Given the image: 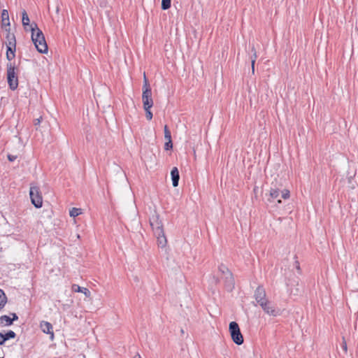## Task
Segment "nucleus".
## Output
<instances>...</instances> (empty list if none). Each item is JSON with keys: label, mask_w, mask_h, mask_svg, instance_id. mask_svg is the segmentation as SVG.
Wrapping results in <instances>:
<instances>
[{"label": "nucleus", "mask_w": 358, "mask_h": 358, "mask_svg": "<svg viewBox=\"0 0 358 358\" xmlns=\"http://www.w3.org/2000/svg\"><path fill=\"white\" fill-rule=\"evenodd\" d=\"M31 41L34 43L36 50L40 53H46L48 52V45L42 31L38 27L36 23L31 24Z\"/></svg>", "instance_id": "1"}, {"label": "nucleus", "mask_w": 358, "mask_h": 358, "mask_svg": "<svg viewBox=\"0 0 358 358\" xmlns=\"http://www.w3.org/2000/svg\"><path fill=\"white\" fill-rule=\"evenodd\" d=\"M7 79L10 89L12 90H16L18 86V79L15 72V66L11 62L7 64Z\"/></svg>", "instance_id": "2"}, {"label": "nucleus", "mask_w": 358, "mask_h": 358, "mask_svg": "<svg viewBox=\"0 0 358 358\" xmlns=\"http://www.w3.org/2000/svg\"><path fill=\"white\" fill-rule=\"evenodd\" d=\"M229 330L231 336L232 341L236 345H241L243 343V337L241 332L239 326L236 322H231L229 323Z\"/></svg>", "instance_id": "3"}, {"label": "nucleus", "mask_w": 358, "mask_h": 358, "mask_svg": "<svg viewBox=\"0 0 358 358\" xmlns=\"http://www.w3.org/2000/svg\"><path fill=\"white\" fill-rule=\"evenodd\" d=\"M149 221L154 235H159L164 231L163 224L159 219V215L155 210L150 217Z\"/></svg>", "instance_id": "4"}, {"label": "nucleus", "mask_w": 358, "mask_h": 358, "mask_svg": "<svg viewBox=\"0 0 358 358\" xmlns=\"http://www.w3.org/2000/svg\"><path fill=\"white\" fill-rule=\"evenodd\" d=\"M29 196L32 204L37 208H41L43 204V197L39 187L31 185L29 190Z\"/></svg>", "instance_id": "5"}, {"label": "nucleus", "mask_w": 358, "mask_h": 358, "mask_svg": "<svg viewBox=\"0 0 358 358\" xmlns=\"http://www.w3.org/2000/svg\"><path fill=\"white\" fill-rule=\"evenodd\" d=\"M263 310L268 315L272 316H277L279 315V310L276 309L275 307L272 304L268 299L259 304Z\"/></svg>", "instance_id": "6"}, {"label": "nucleus", "mask_w": 358, "mask_h": 358, "mask_svg": "<svg viewBox=\"0 0 358 358\" xmlns=\"http://www.w3.org/2000/svg\"><path fill=\"white\" fill-rule=\"evenodd\" d=\"M255 299L258 304H260L262 302L266 301V294L263 286H258L255 291L254 294Z\"/></svg>", "instance_id": "7"}, {"label": "nucleus", "mask_w": 358, "mask_h": 358, "mask_svg": "<svg viewBox=\"0 0 358 358\" xmlns=\"http://www.w3.org/2000/svg\"><path fill=\"white\" fill-rule=\"evenodd\" d=\"M224 285L228 291H231L234 287V279L231 271L227 272L223 275Z\"/></svg>", "instance_id": "8"}, {"label": "nucleus", "mask_w": 358, "mask_h": 358, "mask_svg": "<svg viewBox=\"0 0 358 358\" xmlns=\"http://www.w3.org/2000/svg\"><path fill=\"white\" fill-rule=\"evenodd\" d=\"M145 97H152V90L144 73L142 98Z\"/></svg>", "instance_id": "9"}, {"label": "nucleus", "mask_w": 358, "mask_h": 358, "mask_svg": "<svg viewBox=\"0 0 358 358\" xmlns=\"http://www.w3.org/2000/svg\"><path fill=\"white\" fill-rule=\"evenodd\" d=\"M13 318H10L8 315H2L0 317V324L2 326H10L13 321L18 319L17 315L15 313H12Z\"/></svg>", "instance_id": "10"}, {"label": "nucleus", "mask_w": 358, "mask_h": 358, "mask_svg": "<svg viewBox=\"0 0 358 358\" xmlns=\"http://www.w3.org/2000/svg\"><path fill=\"white\" fill-rule=\"evenodd\" d=\"M289 291L291 295L298 296L301 293V289L299 287V282L294 280L287 284Z\"/></svg>", "instance_id": "11"}, {"label": "nucleus", "mask_w": 358, "mask_h": 358, "mask_svg": "<svg viewBox=\"0 0 358 358\" xmlns=\"http://www.w3.org/2000/svg\"><path fill=\"white\" fill-rule=\"evenodd\" d=\"M9 38L8 43L6 45L7 50L6 52H10L11 54H15L16 50V41L15 37L13 34L8 36Z\"/></svg>", "instance_id": "12"}, {"label": "nucleus", "mask_w": 358, "mask_h": 358, "mask_svg": "<svg viewBox=\"0 0 358 358\" xmlns=\"http://www.w3.org/2000/svg\"><path fill=\"white\" fill-rule=\"evenodd\" d=\"M280 196V188L277 187L276 185L271 187L269 191V197L267 199L268 201L271 203L275 199H278Z\"/></svg>", "instance_id": "13"}, {"label": "nucleus", "mask_w": 358, "mask_h": 358, "mask_svg": "<svg viewBox=\"0 0 358 358\" xmlns=\"http://www.w3.org/2000/svg\"><path fill=\"white\" fill-rule=\"evenodd\" d=\"M16 336L15 333L12 331L9 330L6 334H3L0 332V345H2L4 344V343L11 338H15Z\"/></svg>", "instance_id": "14"}, {"label": "nucleus", "mask_w": 358, "mask_h": 358, "mask_svg": "<svg viewBox=\"0 0 358 358\" xmlns=\"http://www.w3.org/2000/svg\"><path fill=\"white\" fill-rule=\"evenodd\" d=\"M41 328L44 333L51 334V337L53 338L54 333L52 331V326L50 322L43 321L41 323Z\"/></svg>", "instance_id": "15"}, {"label": "nucleus", "mask_w": 358, "mask_h": 358, "mask_svg": "<svg viewBox=\"0 0 358 358\" xmlns=\"http://www.w3.org/2000/svg\"><path fill=\"white\" fill-rule=\"evenodd\" d=\"M171 176L172 179V184L173 187L178 185L180 175L178 169L176 167H173L171 171Z\"/></svg>", "instance_id": "16"}, {"label": "nucleus", "mask_w": 358, "mask_h": 358, "mask_svg": "<svg viewBox=\"0 0 358 358\" xmlns=\"http://www.w3.org/2000/svg\"><path fill=\"white\" fill-rule=\"evenodd\" d=\"M72 290L75 292H82L87 297L90 296V291L85 287H80L79 285L76 284H73L72 285Z\"/></svg>", "instance_id": "17"}, {"label": "nucleus", "mask_w": 358, "mask_h": 358, "mask_svg": "<svg viewBox=\"0 0 358 358\" xmlns=\"http://www.w3.org/2000/svg\"><path fill=\"white\" fill-rule=\"evenodd\" d=\"M157 240V244L161 248H164L166 245L167 240L164 234V231H162L159 235H155Z\"/></svg>", "instance_id": "18"}, {"label": "nucleus", "mask_w": 358, "mask_h": 358, "mask_svg": "<svg viewBox=\"0 0 358 358\" xmlns=\"http://www.w3.org/2000/svg\"><path fill=\"white\" fill-rule=\"evenodd\" d=\"M10 26L9 15L7 10L3 9L1 12V27Z\"/></svg>", "instance_id": "19"}, {"label": "nucleus", "mask_w": 358, "mask_h": 358, "mask_svg": "<svg viewBox=\"0 0 358 358\" xmlns=\"http://www.w3.org/2000/svg\"><path fill=\"white\" fill-rule=\"evenodd\" d=\"M251 51L252 52V55L250 57L251 66H252V74H254L255 73V61L257 58V51H256V49L254 45L252 46Z\"/></svg>", "instance_id": "20"}, {"label": "nucleus", "mask_w": 358, "mask_h": 358, "mask_svg": "<svg viewBox=\"0 0 358 358\" xmlns=\"http://www.w3.org/2000/svg\"><path fill=\"white\" fill-rule=\"evenodd\" d=\"M142 101L144 109L151 108L153 106V100L152 97L142 98Z\"/></svg>", "instance_id": "21"}, {"label": "nucleus", "mask_w": 358, "mask_h": 358, "mask_svg": "<svg viewBox=\"0 0 358 358\" xmlns=\"http://www.w3.org/2000/svg\"><path fill=\"white\" fill-rule=\"evenodd\" d=\"M7 302V298L4 292L0 289V310L2 309Z\"/></svg>", "instance_id": "22"}, {"label": "nucleus", "mask_w": 358, "mask_h": 358, "mask_svg": "<svg viewBox=\"0 0 358 358\" xmlns=\"http://www.w3.org/2000/svg\"><path fill=\"white\" fill-rule=\"evenodd\" d=\"M22 24L25 27L29 24V18L25 10L22 13Z\"/></svg>", "instance_id": "23"}, {"label": "nucleus", "mask_w": 358, "mask_h": 358, "mask_svg": "<svg viewBox=\"0 0 358 358\" xmlns=\"http://www.w3.org/2000/svg\"><path fill=\"white\" fill-rule=\"evenodd\" d=\"M164 138L166 141H172L171 140V131L169 129V127L167 125L164 126Z\"/></svg>", "instance_id": "24"}, {"label": "nucleus", "mask_w": 358, "mask_h": 358, "mask_svg": "<svg viewBox=\"0 0 358 358\" xmlns=\"http://www.w3.org/2000/svg\"><path fill=\"white\" fill-rule=\"evenodd\" d=\"M80 213L81 209L77 208H73L69 212L70 216L73 217L79 215Z\"/></svg>", "instance_id": "25"}, {"label": "nucleus", "mask_w": 358, "mask_h": 358, "mask_svg": "<svg viewBox=\"0 0 358 358\" xmlns=\"http://www.w3.org/2000/svg\"><path fill=\"white\" fill-rule=\"evenodd\" d=\"M171 0H162V9L167 10L171 7Z\"/></svg>", "instance_id": "26"}, {"label": "nucleus", "mask_w": 358, "mask_h": 358, "mask_svg": "<svg viewBox=\"0 0 358 358\" xmlns=\"http://www.w3.org/2000/svg\"><path fill=\"white\" fill-rule=\"evenodd\" d=\"M290 193L288 189H284L281 191V198L284 199H287L289 198Z\"/></svg>", "instance_id": "27"}, {"label": "nucleus", "mask_w": 358, "mask_h": 358, "mask_svg": "<svg viewBox=\"0 0 358 358\" xmlns=\"http://www.w3.org/2000/svg\"><path fill=\"white\" fill-rule=\"evenodd\" d=\"M219 271L222 273V275L225 274L227 272L230 271L229 269L224 264H221L219 266Z\"/></svg>", "instance_id": "28"}, {"label": "nucleus", "mask_w": 358, "mask_h": 358, "mask_svg": "<svg viewBox=\"0 0 358 358\" xmlns=\"http://www.w3.org/2000/svg\"><path fill=\"white\" fill-rule=\"evenodd\" d=\"M173 148V143L172 141H166V142L164 144V149L166 150H169Z\"/></svg>", "instance_id": "29"}, {"label": "nucleus", "mask_w": 358, "mask_h": 358, "mask_svg": "<svg viewBox=\"0 0 358 358\" xmlns=\"http://www.w3.org/2000/svg\"><path fill=\"white\" fill-rule=\"evenodd\" d=\"M145 111V117L148 120H151L152 118V113L150 111V108L144 109Z\"/></svg>", "instance_id": "30"}, {"label": "nucleus", "mask_w": 358, "mask_h": 358, "mask_svg": "<svg viewBox=\"0 0 358 358\" xmlns=\"http://www.w3.org/2000/svg\"><path fill=\"white\" fill-rule=\"evenodd\" d=\"M341 348L343 350V351L345 352V353H347V352H348V346H347V343H346V341H345V339L344 337H343V341H342V343H341Z\"/></svg>", "instance_id": "31"}, {"label": "nucleus", "mask_w": 358, "mask_h": 358, "mask_svg": "<svg viewBox=\"0 0 358 358\" xmlns=\"http://www.w3.org/2000/svg\"><path fill=\"white\" fill-rule=\"evenodd\" d=\"M15 56V54H11L10 52H6V58L8 61H11Z\"/></svg>", "instance_id": "32"}, {"label": "nucleus", "mask_w": 358, "mask_h": 358, "mask_svg": "<svg viewBox=\"0 0 358 358\" xmlns=\"http://www.w3.org/2000/svg\"><path fill=\"white\" fill-rule=\"evenodd\" d=\"M7 157H8V159L10 162H14L17 159V156L16 155H10V154L8 155Z\"/></svg>", "instance_id": "33"}, {"label": "nucleus", "mask_w": 358, "mask_h": 358, "mask_svg": "<svg viewBox=\"0 0 358 358\" xmlns=\"http://www.w3.org/2000/svg\"><path fill=\"white\" fill-rule=\"evenodd\" d=\"M41 120H42V117H38V118L35 119V120H34V124L35 126H36V125H39V124H40V123L41 122Z\"/></svg>", "instance_id": "34"}, {"label": "nucleus", "mask_w": 358, "mask_h": 358, "mask_svg": "<svg viewBox=\"0 0 358 358\" xmlns=\"http://www.w3.org/2000/svg\"><path fill=\"white\" fill-rule=\"evenodd\" d=\"M295 266H296V268L298 270V271H300V265H299V262L298 261H296L295 262Z\"/></svg>", "instance_id": "35"}, {"label": "nucleus", "mask_w": 358, "mask_h": 358, "mask_svg": "<svg viewBox=\"0 0 358 358\" xmlns=\"http://www.w3.org/2000/svg\"><path fill=\"white\" fill-rule=\"evenodd\" d=\"M134 358H141V355L139 354H137Z\"/></svg>", "instance_id": "36"}, {"label": "nucleus", "mask_w": 358, "mask_h": 358, "mask_svg": "<svg viewBox=\"0 0 358 358\" xmlns=\"http://www.w3.org/2000/svg\"><path fill=\"white\" fill-rule=\"evenodd\" d=\"M278 203H281V200L280 199H278Z\"/></svg>", "instance_id": "37"}, {"label": "nucleus", "mask_w": 358, "mask_h": 358, "mask_svg": "<svg viewBox=\"0 0 358 358\" xmlns=\"http://www.w3.org/2000/svg\"><path fill=\"white\" fill-rule=\"evenodd\" d=\"M0 358H3V357H0Z\"/></svg>", "instance_id": "38"}]
</instances>
